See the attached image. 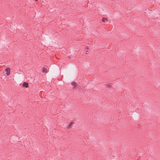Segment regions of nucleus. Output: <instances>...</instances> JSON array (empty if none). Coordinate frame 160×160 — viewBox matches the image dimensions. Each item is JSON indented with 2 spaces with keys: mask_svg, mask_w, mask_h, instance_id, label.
<instances>
[{
  "mask_svg": "<svg viewBox=\"0 0 160 160\" xmlns=\"http://www.w3.org/2000/svg\"><path fill=\"white\" fill-rule=\"evenodd\" d=\"M71 84L72 85L74 86V87L72 88L73 89L75 88L77 86V84L76 82H73L71 83Z\"/></svg>",
  "mask_w": 160,
  "mask_h": 160,
  "instance_id": "nucleus-1",
  "label": "nucleus"
},
{
  "mask_svg": "<svg viewBox=\"0 0 160 160\" xmlns=\"http://www.w3.org/2000/svg\"><path fill=\"white\" fill-rule=\"evenodd\" d=\"M22 86L26 88H28V84L26 82H24L22 84Z\"/></svg>",
  "mask_w": 160,
  "mask_h": 160,
  "instance_id": "nucleus-2",
  "label": "nucleus"
},
{
  "mask_svg": "<svg viewBox=\"0 0 160 160\" xmlns=\"http://www.w3.org/2000/svg\"><path fill=\"white\" fill-rule=\"evenodd\" d=\"M48 69H49L48 67L47 66H45L42 68V70H47Z\"/></svg>",
  "mask_w": 160,
  "mask_h": 160,
  "instance_id": "nucleus-3",
  "label": "nucleus"
},
{
  "mask_svg": "<svg viewBox=\"0 0 160 160\" xmlns=\"http://www.w3.org/2000/svg\"><path fill=\"white\" fill-rule=\"evenodd\" d=\"M72 122H71L70 123V124H69V125L67 126V128H71L72 126Z\"/></svg>",
  "mask_w": 160,
  "mask_h": 160,
  "instance_id": "nucleus-4",
  "label": "nucleus"
},
{
  "mask_svg": "<svg viewBox=\"0 0 160 160\" xmlns=\"http://www.w3.org/2000/svg\"><path fill=\"white\" fill-rule=\"evenodd\" d=\"M107 18H103L102 19V22H106V21H107Z\"/></svg>",
  "mask_w": 160,
  "mask_h": 160,
  "instance_id": "nucleus-5",
  "label": "nucleus"
},
{
  "mask_svg": "<svg viewBox=\"0 0 160 160\" xmlns=\"http://www.w3.org/2000/svg\"><path fill=\"white\" fill-rule=\"evenodd\" d=\"M7 71L6 72V74L8 75H9L10 73V71Z\"/></svg>",
  "mask_w": 160,
  "mask_h": 160,
  "instance_id": "nucleus-6",
  "label": "nucleus"
},
{
  "mask_svg": "<svg viewBox=\"0 0 160 160\" xmlns=\"http://www.w3.org/2000/svg\"><path fill=\"white\" fill-rule=\"evenodd\" d=\"M4 70H10V68H9L8 67L6 68Z\"/></svg>",
  "mask_w": 160,
  "mask_h": 160,
  "instance_id": "nucleus-7",
  "label": "nucleus"
},
{
  "mask_svg": "<svg viewBox=\"0 0 160 160\" xmlns=\"http://www.w3.org/2000/svg\"><path fill=\"white\" fill-rule=\"evenodd\" d=\"M107 86H108V87H111V84H108L107 85Z\"/></svg>",
  "mask_w": 160,
  "mask_h": 160,
  "instance_id": "nucleus-8",
  "label": "nucleus"
},
{
  "mask_svg": "<svg viewBox=\"0 0 160 160\" xmlns=\"http://www.w3.org/2000/svg\"><path fill=\"white\" fill-rule=\"evenodd\" d=\"M48 71H44V70H43V72H47Z\"/></svg>",
  "mask_w": 160,
  "mask_h": 160,
  "instance_id": "nucleus-9",
  "label": "nucleus"
},
{
  "mask_svg": "<svg viewBox=\"0 0 160 160\" xmlns=\"http://www.w3.org/2000/svg\"><path fill=\"white\" fill-rule=\"evenodd\" d=\"M87 49H88L89 48L88 47V46H87L86 47V48Z\"/></svg>",
  "mask_w": 160,
  "mask_h": 160,
  "instance_id": "nucleus-10",
  "label": "nucleus"
},
{
  "mask_svg": "<svg viewBox=\"0 0 160 160\" xmlns=\"http://www.w3.org/2000/svg\"><path fill=\"white\" fill-rule=\"evenodd\" d=\"M36 1H37L38 0H35Z\"/></svg>",
  "mask_w": 160,
  "mask_h": 160,
  "instance_id": "nucleus-11",
  "label": "nucleus"
}]
</instances>
